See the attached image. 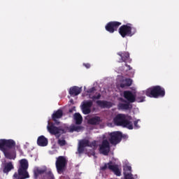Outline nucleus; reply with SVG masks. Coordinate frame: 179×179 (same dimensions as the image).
<instances>
[{"mask_svg": "<svg viewBox=\"0 0 179 179\" xmlns=\"http://www.w3.org/2000/svg\"><path fill=\"white\" fill-rule=\"evenodd\" d=\"M16 142L13 139H0V150L6 159L15 160L16 159Z\"/></svg>", "mask_w": 179, "mask_h": 179, "instance_id": "1", "label": "nucleus"}, {"mask_svg": "<svg viewBox=\"0 0 179 179\" xmlns=\"http://www.w3.org/2000/svg\"><path fill=\"white\" fill-rule=\"evenodd\" d=\"M131 121L132 117L122 113L117 114L113 119L115 125L123 127V128H127V129H134V124Z\"/></svg>", "mask_w": 179, "mask_h": 179, "instance_id": "2", "label": "nucleus"}, {"mask_svg": "<svg viewBox=\"0 0 179 179\" xmlns=\"http://www.w3.org/2000/svg\"><path fill=\"white\" fill-rule=\"evenodd\" d=\"M145 94L148 97L159 99V97H164V96H166V90L162 86L155 85L147 89L145 91Z\"/></svg>", "mask_w": 179, "mask_h": 179, "instance_id": "3", "label": "nucleus"}, {"mask_svg": "<svg viewBox=\"0 0 179 179\" xmlns=\"http://www.w3.org/2000/svg\"><path fill=\"white\" fill-rule=\"evenodd\" d=\"M20 168L18 169V173H15L13 175L14 178L17 179H26L29 178V172H27V169H29V162L26 159H22L20 162Z\"/></svg>", "mask_w": 179, "mask_h": 179, "instance_id": "4", "label": "nucleus"}, {"mask_svg": "<svg viewBox=\"0 0 179 179\" xmlns=\"http://www.w3.org/2000/svg\"><path fill=\"white\" fill-rule=\"evenodd\" d=\"M136 33V29L131 27V24H123L119 28V34L124 38L132 37Z\"/></svg>", "mask_w": 179, "mask_h": 179, "instance_id": "5", "label": "nucleus"}, {"mask_svg": "<svg viewBox=\"0 0 179 179\" xmlns=\"http://www.w3.org/2000/svg\"><path fill=\"white\" fill-rule=\"evenodd\" d=\"M56 170L58 174H62L68 166V159L64 156H59L55 162Z\"/></svg>", "mask_w": 179, "mask_h": 179, "instance_id": "6", "label": "nucleus"}, {"mask_svg": "<svg viewBox=\"0 0 179 179\" xmlns=\"http://www.w3.org/2000/svg\"><path fill=\"white\" fill-rule=\"evenodd\" d=\"M110 170L117 176V177H121V169L118 166V164H115L113 162V161H110L108 163L104 164L103 166H101V170L102 171H106V170Z\"/></svg>", "mask_w": 179, "mask_h": 179, "instance_id": "7", "label": "nucleus"}, {"mask_svg": "<svg viewBox=\"0 0 179 179\" xmlns=\"http://www.w3.org/2000/svg\"><path fill=\"white\" fill-rule=\"evenodd\" d=\"M109 142L111 145H118L122 141V133L121 131H113L109 134Z\"/></svg>", "mask_w": 179, "mask_h": 179, "instance_id": "8", "label": "nucleus"}, {"mask_svg": "<svg viewBox=\"0 0 179 179\" xmlns=\"http://www.w3.org/2000/svg\"><path fill=\"white\" fill-rule=\"evenodd\" d=\"M122 23L117 21H111L109 22L105 27L106 31L108 33H114V31H117L120 26H121Z\"/></svg>", "mask_w": 179, "mask_h": 179, "instance_id": "9", "label": "nucleus"}, {"mask_svg": "<svg viewBox=\"0 0 179 179\" xmlns=\"http://www.w3.org/2000/svg\"><path fill=\"white\" fill-rule=\"evenodd\" d=\"M47 128L48 132H50L51 135H59L61 134H65V132H66L64 129L55 127L54 123L49 122Z\"/></svg>", "mask_w": 179, "mask_h": 179, "instance_id": "10", "label": "nucleus"}, {"mask_svg": "<svg viewBox=\"0 0 179 179\" xmlns=\"http://www.w3.org/2000/svg\"><path fill=\"white\" fill-rule=\"evenodd\" d=\"M110 142L107 139L103 140L101 144L99 145V152L104 156H108L110 153Z\"/></svg>", "mask_w": 179, "mask_h": 179, "instance_id": "11", "label": "nucleus"}, {"mask_svg": "<svg viewBox=\"0 0 179 179\" xmlns=\"http://www.w3.org/2000/svg\"><path fill=\"white\" fill-rule=\"evenodd\" d=\"M93 106L92 101H84L81 105L83 113H92V107Z\"/></svg>", "mask_w": 179, "mask_h": 179, "instance_id": "12", "label": "nucleus"}, {"mask_svg": "<svg viewBox=\"0 0 179 179\" xmlns=\"http://www.w3.org/2000/svg\"><path fill=\"white\" fill-rule=\"evenodd\" d=\"M117 55L120 57L119 62H129L131 64V59L129 58V52H119Z\"/></svg>", "mask_w": 179, "mask_h": 179, "instance_id": "13", "label": "nucleus"}, {"mask_svg": "<svg viewBox=\"0 0 179 179\" xmlns=\"http://www.w3.org/2000/svg\"><path fill=\"white\" fill-rule=\"evenodd\" d=\"M124 179H135L132 175V168L129 166H126L123 168Z\"/></svg>", "mask_w": 179, "mask_h": 179, "instance_id": "14", "label": "nucleus"}, {"mask_svg": "<svg viewBox=\"0 0 179 179\" xmlns=\"http://www.w3.org/2000/svg\"><path fill=\"white\" fill-rule=\"evenodd\" d=\"M69 93L71 97H75V96H79L82 93V87L78 86H73L70 87Z\"/></svg>", "mask_w": 179, "mask_h": 179, "instance_id": "15", "label": "nucleus"}, {"mask_svg": "<svg viewBox=\"0 0 179 179\" xmlns=\"http://www.w3.org/2000/svg\"><path fill=\"white\" fill-rule=\"evenodd\" d=\"M124 97L129 103H134L136 101V96L131 91H124Z\"/></svg>", "mask_w": 179, "mask_h": 179, "instance_id": "16", "label": "nucleus"}, {"mask_svg": "<svg viewBox=\"0 0 179 179\" xmlns=\"http://www.w3.org/2000/svg\"><path fill=\"white\" fill-rule=\"evenodd\" d=\"M96 104L101 108H111L113 107V103L108 101H96Z\"/></svg>", "mask_w": 179, "mask_h": 179, "instance_id": "17", "label": "nucleus"}, {"mask_svg": "<svg viewBox=\"0 0 179 179\" xmlns=\"http://www.w3.org/2000/svg\"><path fill=\"white\" fill-rule=\"evenodd\" d=\"M37 145L42 147L47 146L48 145V139L44 136H41L37 139Z\"/></svg>", "mask_w": 179, "mask_h": 179, "instance_id": "18", "label": "nucleus"}, {"mask_svg": "<svg viewBox=\"0 0 179 179\" xmlns=\"http://www.w3.org/2000/svg\"><path fill=\"white\" fill-rule=\"evenodd\" d=\"M101 122V118L99 116H95L88 120L87 123L90 125H99Z\"/></svg>", "mask_w": 179, "mask_h": 179, "instance_id": "19", "label": "nucleus"}, {"mask_svg": "<svg viewBox=\"0 0 179 179\" xmlns=\"http://www.w3.org/2000/svg\"><path fill=\"white\" fill-rule=\"evenodd\" d=\"M73 120L76 125H81L82 122H83V117L80 113H75L73 115Z\"/></svg>", "mask_w": 179, "mask_h": 179, "instance_id": "20", "label": "nucleus"}, {"mask_svg": "<svg viewBox=\"0 0 179 179\" xmlns=\"http://www.w3.org/2000/svg\"><path fill=\"white\" fill-rule=\"evenodd\" d=\"M14 166L13 164H12V162H9L8 163H6L3 169V173L5 174H8L9 171H11L13 170Z\"/></svg>", "mask_w": 179, "mask_h": 179, "instance_id": "21", "label": "nucleus"}, {"mask_svg": "<svg viewBox=\"0 0 179 179\" xmlns=\"http://www.w3.org/2000/svg\"><path fill=\"white\" fill-rule=\"evenodd\" d=\"M63 115L64 113H55L52 115V118L57 125H59V121L58 120L59 118H62Z\"/></svg>", "mask_w": 179, "mask_h": 179, "instance_id": "22", "label": "nucleus"}, {"mask_svg": "<svg viewBox=\"0 0 179 179\" xmlns=\"http://www.w3.org/2000/svg\"><path fill=\"white\" fill-rule=\"evenodd\" d=\"M131 85H132V80L131 78H126L120 83V87H122V89H124V87H129Z\"/></svg>", "mask_w": 179, "mask_h": 179, "instance_id": "23", "label": "nucleus"}, {"mask_svg": "<svg viewBox=\"0 0 179 179\" xmlns=\"http://www.w3.org/2000/svg\"><path fill=\"white\" fill-rule=\"evenodd\" d=\"M83 126H80V125H71L69 127V132H80V131H82L83 129Z\"/></svg>", "mask_w": 179, "mask_h": 179, "instance_id": "24", "label": "nucleus"}, {"mask_svg": "<svg viewBox=\"0 0 179 179\" xmlns=\"http://www.w3.org/2000/svg\"><path fill=\"white\" fill-rule=\"evenodd\" d=\"M119 110H129V103H120L117 106Z\"/></svg>", "mask_w": 179, "mask_h": 179, "instance_id": "25", "label": "nucleus"}, {"mask_svg": "<svg viewBox=\"0 0 179 179\" xmlns=\"http://www.w3.org/2000/svg\"><path fill=\"white\" fill-rule=\"evenodd\" d=\"M79 144L84 148H87V147L89 148V140H86V139L81 140Z\"/></svg>", "mask_w": 179, "mask_h": 179, "instance_id": "26", "label": "nucleus"}, {"mask_svg": "<svg viewBox=\"0 0 179 179\" xmlns=\"http://www.w3.org/2000/svg\"><path fill=\"white\" fill-rule=\"evenodd\" d=\"M45 171H46L45 169H36L34 173L35 176L38 177V176H40V174H44V173H46L47 172H45Z\"/></svg>", "mask_w": 179, "mask_h": 179, "instance_id": "27", "label": "nucleus"}, {"mask_svg": "<svg viewBox=\"0 0 179 179\" xmlns=\"http://www.w3.org/2000/svg\"><path fill=\"white\" fill-rule=\"evenodd\" d=\"M57 143L60 146H65L66 145V141H65V139H59Z\"/></svg>", "mask_w": 179, "mask_h": 179, "instance_id": "28", "label": "nucleus"}, {"mask_svg": "<svg viewBox=\"0 0 179 179\" xmlns=\"http://www.w3.org/2000/svg\"><path fill=\"white\" fill-rule=\"evenodd\" d=\"M78 152L79 155H82V153H83L85 152V147H83L79 144L78 148Z\"/></svg>", "mask_w": 179, "mask_h": 179, "instance_id": "29", "label": "nucleus"}, {"mask_svg": "<svg viewBox=\"0 0 179 179\" xmlns=\"http://www.w3.org/2000/svg\"><path fill=\"white\" fill-rule=\"evenodd\" d=\"M46 176L48 179H55L54 174H52V172H51L50 171L46 172Z\"/></svg>", "mask_w": 179, "mask_h": 179, "instance_id": "30", "label": "nucleus"}, {"mask_svg": "<svg viewBox=\"0 0 179 179\" xmlns=\"http://www.w3.org/2000/svg\"><path fill=\"white\" fill-rule=\"evenodd\" d=\"M136 101H137L138 103H142L145 101V96H137L136 98Z\"/></svg>", "mask_w": 179, "mask_h": 179, "instance_id": "31", "label": "nucleus"}, {"mask_svg": "<svg viewBox=\"0 0 179 179\" xmlns=\"http://www.w3.org/2000/svg\"><path fill=\"white\" fill-rule=\"evenodd\" d=\"M101 97V94H98L97 96H93L91 97V99L93 100V101H95L96 100H100Z\"/></svg>", "mask_w": 179, "mask_h": 179, "instance_id": "32", "label": "nucleus"}, {"mask_svg": "<svg viewBox=\"0 0 179 179\" xmlns=\"http://www.w3.org/2000/svg\"><path fill=\"white\" fill-rule=\"evenodd\" d=\"M96 141H92V143H90V141H89V145L88 148H96Z\"/></svg>", "mask_w": 179, "mask_h": 179, "instance_id": "33", "label": "nucleus"}, {"mask_svg": "<svg viewBox=\"0 0 179 179\" xmlns=\"http://www.w3.org/2000/svg\"><path fill=\"white\" fill-rule=\"evenodd\" d=\"M95 90H96V88L93 87L87 90V93H93L94 92H95Z\"/></svg>", "mask_w": 179, "mask_h": 179, "instance_id": "34", "label": "nucleus"}, {"mask_svg": "<svg viewBox=\"0 0 179 179\" xmlns=\"http://www.w3.org/2000/svg\"><path fill=\"white\" fill-rule=\"evenodd\" d=\"M138 121H139V120H136V121L134 122V127L136 128V129H138L140 128L139 125H138Z\"/></svg>", "mask_w": 179, "mask_h": 179, "instance_id": "35", "label": "nucleus"}, {"mask_svg": "<svg viewBox=\"0 0 179 179\" xmlns=\"http://www.w3.org/2000/svg\"><path fill=\"white\" fill-rule=\"evenodd\" d=\"M73 111H76V107L75 106H73L71 108H70L69 113H73Z\"/></svg>", "mask_w": 179, "mask_h": 179, "instance_id": "36", "label": "nucleus"}, {"mask_svg": "<svg viewBox=\"0 0 179 179\" xmlns=\"http://www.w3.org/2000/svg\"><path fill=\"white\" fill-rule=\"evenodd\" d=\"M83 65L84 66H85V68H87V69H89V68H90V64L89 63L84 64Z\"/></svg>", "mask_w": 179, "mask_h": 179, "instance_id": "37", "label": "nucleus"}, {"mask_svg": "<svg viewBox=\"0 0 179 179\" xmlns=\"http://www.w3.org/2000/svg\"><path fill=\"white\" fill-rule=\"evenodd\" d=\"M54 113H64V110H62V108H59V110L54 111Z\"/></svg>", "mask_w": 179, "mask_h": 179, "instance_id": "38", "label": "nucleus"}, {"mask_svg": "<svg viewBox=\"0 0 179 179\" xmlns=\"http://www.w3.org/2000/svg\"><path fill=\"white\" fill-rule=\"evenodd\" d=\"M125 66H127L128 68L129 71H131V69H132V67H131V66L128 65V64H125Z\"/></svg>", "mask_w": 179, "mask_h": 179, "instance_id": "39", "label": "nucleus"}, {"mask_svg": "<svg viewBox=\"0 0 179 179\" xmlns=\"http://www.w3.org/2000/svg\"><path fill=\"white\" fill-rule=\"evenodd\" d=\"M84 114H85V115H87V114H89V113H84Z\"/></svg>", "mask_w": 179, "mask_h": 179, "instance_id": "40", "label": "nucleus"}, {"mask_svg": "<svg viewBox=\"0 0 179 179\" xmlns=\"http://www.w3.org/2000/svg\"><path fill=\"white\" fill-rule=\"evenodd\" d=\"M72 101H73V100L71 99V102L72 103Z\"/></svg>", "mask_w": 179, "mask_h": 179, "instance_id": "41", "label": "nucleus"}]
</instances>
